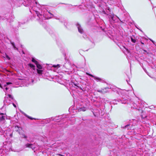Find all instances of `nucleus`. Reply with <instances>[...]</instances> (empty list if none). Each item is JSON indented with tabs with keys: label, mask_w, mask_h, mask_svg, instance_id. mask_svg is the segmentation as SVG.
Instances as JSON below:
<instances>
[{
	"label": "nucleus",
	"mask_w": 156,
	"mask_h": 156,
	"mask_svg": "<svg viewBox=\"0 0 156 156\" xmlns=\"http://www.w3.org/2000/svg\"><path fill=\"white\" fill-rule=\"evenodd\" d=\"M29 66L31 68H32L33 69H35V66L34 65L31 64H29Z\"/></svg>",
	"instance_id": "10"
},
{
	"label": "nucleus",
	"mask_w": 156,
	"mask_h": 156,
	"mask_svg": "<svg viewBox=\"0 0 156 156\" xmlns=\"http://www.w3.org/2000/svg\"><path fill=\"white\" fill-rule=\"evenodd\" d=\"M12 83H11V82H7L6 83V84H4V87H6L7 85H8L9 84H12Z\"/></svg>",
	"instance_id": "15"
},
{
	"label": "nucleus",
	"mask_w": 156,
	"mask_h": 156,
	"mask_svg": "<svg viewBox=\"0 0 156 156\" xmlns=\"http://www.w3.org/2000/svg\"><path fill=\"white\" fill-rule=\"evenodd\" d=\"M53 67H54L55 68H59V67H60V66L58 64V65H54L53 66Z\"/></svg>",
	"instance_id": "19"
},
{
	"label": "nucleus",
	"mask_w": 156,
	"mask_h": 156,
	"mask_svg": "<svg viewBox=\"0 0 156 156\" xmlns=\"http://www.w3.org/2000/svg\"><path fill=\"white\" fill-rule=\"evenodd\" d=\"M12 45L13 47H14V44H12Z\"/></svg>",
	"instance_id": "35"
},
{
	"label": "nucleus",
	"mask_w": 156,
	"mask_h": 156,
	"mask_svg": "<svg viewBox=\"0 0 156 156\" xmlns=\"http://www.w3.org/2000/svg\"><path fill=\"white\" fill-rule=\"evenodd\" d=\"M0 87L2 88H3V86L1 85V84L0 83Z\"/></svg>",
	"instance_id": "27"
},
{
	"label": "nucleus",
	"mask_w": 156,
	"mask_h": 156,
	"mask_svg": "<svg viewBox=\"0 0 156 156\" xmlns=\"http://www.w3.org/2000/svg\"><path fill=\"white\" fill-rule=\"evenodd\" d=\"M4 57L6 58L8 60H9L10 59V57L6 54L5 55V56Z\"/></svg>",
	"instance_id": "18"
},
{
	"label": "nucleus",
	"mask_w": 156,
	"mask_h": 156,
	"mask_svg": "<svg viewBox=\"0 0 156 156\" xmlns=\"http://www.w3.org/2000/svg\"><path fill=\"white\" fill-rule=\"evenodd\" d=\"M86 74L89 75V76H90L91 77H92L94 78V79L96 80V81L98 82V81H101L102 80V79H101L100 78L95 76L93 75H92L88 73H86Z\"/></svg>",
	"instance_id": "3"
},
{
	"label": "nucleus",
	"mask_w": 156,
	"mask_h": 156,
	"mask_svg": "<svg viewBox=\"0 0 156 156\" xmlns=\"http://www.w3.org/2000/svg\"><path fill=\"white\" fill-rule=\"evenodd\" d=\"M76 25L77 27L79 32L81 34L83 33V30L80 24L78 23H77Z\"/></svg>",
	"instance_id": "4"
},
{
	"label": "nucleus",
	"mask_w": 156,
	"mask_h": 156,
	"mask_svg": "<svg viewBox=\"0 0 156 156\" xmlns=\"http://www.w3.org/2000/svg\"><path fill=\"white\" fill-rule=\"evenodd\" d=\"M59 155H61V156H63L62 155H61V154H59Z\"/></svg>",
	"instance_id": "37"
},
{
	"label": "nucleus",
	"mask_w": 156,
	"mask_h": 156,
	"mask_svg": "<svg viewBox=\"0 0 156 156\" xmlns=\"http://www.w3.org/2000/svg\"><path fill=\"white\" fill-rule=\"evenodd\" d=\"M131 40L132 41L133 43H135L136 42V40L135 39H133L132 38H131Z\"/></svg>",
	"instance_id": "20"
},
{
	"label": "nucleus",
	"mask_w": 156,
	"mask_h": 156,
	"mask_svg": "<svg viewBox=\"0 0 156 156\" xmlns=\"http://www.w3.org/2000/svg\"><path fill=\"white\" fill-rule=\"evenodd\" d=\"M72 67L73 68V69H74L76 67L75 65H72Z\"/></svg>",
	"instance_id": "22"
},
{
	"label": "nucleus",
	"mask_w": 156,
	"mask_h": 156,
	"mask_svg": "<svg viewBox=\"0 0 156 156\" xmlns=\"http://www.w3.org/2000/svg\"><path fill=\"white\" fill-rule=\"evenodd\" d=\"M26 116H27V117L29 118L30 119H33V118H32L31 117H29V116H28L27 115H26Z\"/></svg>",
	"instance_id": "24"
},
{
	"label": "nucleus",
	"mask_w": 156,
	"mask_h": 156,
	"mask_svg": "<svg viewBox=\"0 0 156 156\" xmlns=\"http://www.w3.org/2000/svg\"><path fill=\"white\" fill-rule=\"evenodd\" d=\"M86 110V108L85 107L82 108H80V111H85Z\"/></svg>",
	"instance_id": "16"
},
{
	"label": "nucleus",
	"mask_w": 156,
	"mask_h": 156,
	"mask_svg": "<svg viewBox=\"0 0 156 156\" xmlns=\"http://www.w3.org/2000/svg\"><path fill=\"white\" fill-rule=\"evenodd\" d=\"M141 43L143 44H144V43L142 42H141Z\"/></svg>",
	"instance_id": "33"
},
{
	"label": "nucleus",
	"mask_w": 156,
	"mask_h": 156,
	"mask_svg": "<svg viewBox=\"0 0 156 156\" xmlns=\"http://www.w3.org/2000/svg\"><path fill=\"white\" fill-rule=\"evenodd\" d=\"M8 89V88L7 87H6L5 88V90H4V91H6Z\"/></svg>",
	"instance_id": "25"
},
{
	"label": "nucleus",
	"mask_w": 156,
	"mask_h": 156,
	"mask_svg": "<svg viewBox=\"0 0 156 156\" xmlns=\"http://www.w3.org/2000/svg\"><path fill=\"white\" fill-rule=\"evenodd\" d=\"M1 115H2V117H0V122L1 123L3 124L5 122V119L6 118V116L5 114L2 113L0 114Z\"/></svg>",
	"instance_id": "2"
},
{
	"label": "nucleus",
	"mask_w": 156,
	"mask_h": 156,
	"mask_svg": "<svg viewBox=\"0 0 156 156\" xmlns=\"http://www.w3.org/2000/svg\"><path fill=\"white\" fill-rule=\"evenodd\" d=\"M109 19V21L111 23H112L113 22L112 20V19L114 16V14H107Z\"/></svg>",
	"instance_id": "6"
},
{
	"label": "nucleus",
	"mask_w": 156,
	"mask_h": 156,
	"mask_svg": "<svg viewBox=\"0 0 156 156\" xmlns=\"http://www.w3.org/2000/svg\"><path fill=\"white\" fill-rule=\"evenodd\" d=\"M33 10L35 12L37 16L41 21L51 18L53 16L52 14L48 11L47 10L44 8V6L41 7V9H39V11L35 9L34 7L33 8Z\"/></svg>",
	"instance_id": "1"
},
{
	"label": "nucleus",
	"mask_w": 156,
	"mask_h": 156,
	"mask_svg": "<svg viewBox=\"0 0 156 156\" xmlns=\"http://www.w3.org/2000/svg\"><path fill=\"white\" fill-rule=\"evenodd\" d=\"M71 71V72H72V71L71 70V69H70Z\"/></svg>",
	"instance_id": "38"
},
{
	"label": "nucleus",
	"mask_w": 156,
	"mask_h": 156,
	"mask_svg": "<svg viewBox=\"0 0 156 156\" xmlns=\"http://www.w3.org/2000/svg\"><path fill=\"white\" fill-rule=\"evenodd\" d=\"M151 41L153 43H154V41H153V40H151Z\"/></svg>",
	"instance_id": "32"
},
{
	"label": "nucleus",
	"mask_w": 156,
	"mask_h": 156,
	"mask_svg": "<svg viewBox=\"0 0 156 156\" xmlns=\"http://www.w3.org/2000/svg\"><path fill=\"white\" fill-rule=\"evenodd\" d=\"M37 73L39 74H42V70L40 69H37Z\"/></svg>",
	"instance_id": "9"
},
{
	"label": "nucleus",
	"mask_w": 156,
	"mask_h": 156,
	"mask_svg": "<svg viewBox=\"0 0 156 156\" xmlns=\"http://www.w3.org/2000/svg\"><path fill=\"white\" fill-rule=\"evenodd\" d=\"M13 104V106L15 107V108H16V105L14 103H13L12 104Z\"/></svg>",
	"instance_id": "26"
},
{
	"label": "nucleus",
	"mask_w": 156,
	"mask_h": 156,
	"mask_svg": "<svg viewBox=\"0 0 156 156\" xmlns=\"http://www.w3.org/2000/svg\"><path fill=\"white\" fill-rule=\"evenodd\" d=\"M129 126V124H128V125H126V126H125L124 127V128H128V129H129V128H128V127Z\"/></svg>",
	"instance_id": "21"
},
{
	"label": "nucleus",
	"mask_w": 156,
	"mask_h": 156,
	"mask_svg": "<svg viewBox=\"0 0 156 156\" xmlns=\"http://www.w3.org/2000/svg\"><path fill=\"white\" fill-rule=\"evenodd\" d=\"M32 62H34L35 64H36L38 63L36 61V60L34 58H32Z\"/></svg>",
	"instance_id": "14"
},
{
	"label": "nucleus",
	"mask_w": 156,
	"mask_h": 156,
	"mask_svg": "<svg viewBox=\"0 0 156 156\" xmlns=\"http://www.w3.org/2000/svg\"><path fill=\"white\" fill-rule=\"evenodd\" d=\"M134 108H135V109H136V107H135Z\"/></svg>",
	"instance_id": "36"
},
{
	"label": "nucleus",
	"mask_w": 156,
	"mask_h": 156,
	"mask_svg": "<svg viewBox=\"0 0 156 156\" xmlns=\"http://www.w3.org/2000/svg\"><path fill=\"white\" fill-rule=\"evenodd\" d=\"M25 146L26 147L31 148L33 150H34L35 147H34V145L32 144H27L25 145Z\"/></svg>",
	"instance_id": "5"
},
{
	"label": "nucleus",
	"mask_w": 156,
	"mask_h": 156,
	"mask_svg": "<svg viewBox=\"0 0 156 156\" xmlns=\"http://www.w3.org/2000/svg\"><path fill=\"white\" fill-rule=\"evenodd\" d=\"M107 10H108L109 12H110V8H108L107 9Z\"/></svg>",
	"instance_id": "28"
},
{
	"label": "nucleus",
	"mask_w": 156,
	"mask_h": 156,
	"mask_svg": "<svg viewBox=\"0 0 156 156\" xmlns=\"http://www.w3.org/2000/svg\"><path fill=\"white\" fill-rule=\"evenodd\" d=\"M107 88H105V89H106Z\"/></svg>",
	"instance_id": "39"
},
{
	"label": "nucleus",
	"mask_w": 156,
	"mask_h": 156,
	"mask_svg": "<svg viewBox=\"0 0 156 156\" xmlns=\"http://www.w3.org/2000/svg\"><path fill=\"white\" fill-rule=\"evenodd\" d=\"M35 3H36V5H37V2H35Z\"/></svg>",
	"instance_id": "30"
},
{
	"label": "nucleus",
	"mask_w": 156,
	"mask_h": 156,
	"mask_svg": "<svg viewBox=\"0 0 156 156\" xmlns=\"http://www.w3.org/2000/svg\"><path fill=\"white\" fill-rule=\"evenodd\" d=\"M103 12H104V14H106V13H105V11H104Z\"/></svg>",
	"instance_id": "31"
},
{
	"label": "nucleus",
	"mask_w": 156,
	"mask_h": 156,
	"mask_svg": "<svg viewBox=\"0 0 156 156\" xmlns=\"http://www.w3.org/2000/svg\"><path fill=\"white\" fill-rule=\"evenodd\" d=\"M117 18H118V19H119V17H118L116 16H115L114 15V16H113V17L112 19V22H113V23H113V22H114L113 21H115V20Z\"/></svg>",
	"instance_id": "7"
},
{
	"label": "nucleus",
	"mask_w": 156,
	"mask_h": 156,
	"mask_svg": "<svg viewBox=\"0 0 156 156\" xmlns=\"http://www.w3.org/2000/svg\"><path fill=\"white\" fill-rule=\"evenodd\" d=\"M8 98H9V99H10V100H12L13 99V97L10 94H8Z\"/></svg>",
	"instance_id": "13"
},
{
	"label": "nucleus",
	"mask_w": 156,
	"mask_h": 156,
	"mask_svg": "<svg viewBox=\"0 0 156 156\" xmlns=\"http://www.w3.org/2000/svg\"><path fill=\"white\" fill-rule=\"evenodd\" d=\"M66 88H67V86H66Z\"/></svg>",
	"instance_id": "41"
},
{
	"label": "nucleus",
	"mask_w": 156,
	"mask_h": 156,
	"mask_svg": "<svg viewBox=\"0 0 156 156\" xmlns=\"http://www.w3.org/2000/svg\"><path fill=\"white\" fill-rule=\"evenodd\" d=\"M66 88H67V86H66Z\"/></svg>",
	"instance_id": "40"
},
{
	"label": "nucleus",
	"mask_w": 156,
	"mask_h": 156,
	"mask_svg": "<svg viewBox=\"0 0 156 156\" xmlns=\"http://www.w3.org/2000/svg\"><path fill=\"white\" fill-rule=\"evenodd\" d=\"M98 92H101V93H105L106 92L104 91V89H103L101 90H98Z\"/></svg>",
	"instance_id": "12"
},
{
	"label": "nucleus",
	"mask_w": 156,
	"mask_h": 156,
	"mask_svg": "<svg viewBox=\"0 0 156 156\" xmlns=\"http://www.w3.org/2000/svg\"><path fill=\"white\" fill-rule=\"evenodd\" d=\"M125 48V49L127 51H128H128H129V50H128V49H127L126 48Z\"/></svg>",
	"instance_id": "29"
},
{
	"label": "nucleus",
	"mask_w": 156,
	"mask_h": 156,
	"mask_svg": "<svg viewBox=\"0 0 156 156\" xmlns=\"http://www.w3.org/2000/svg\"><path fill=\"white\" fill-rule=\"evenodd\" d=\"M6 98H8L7 97L6 98V97H5V101H4V103H6L7 102V101H6Z\"/></svg>",
	"instance_id": "23"
},
{
	"label": "nucleus",
	"mask_w": 156,
	"mask_h": 156,
	"mask_svg": "<svg viewBox=\"0 0 156 156\" xmlns=\"http://www.w3.org/2000/svg\"><path fill=\"white\" fill-rule=\"evenodd\" d=\"M144 52H147V51H146V50H144Z\"/></svg>",
	"instance_id": "34"
},
{
	"label": "nucleus",
	"mask_w": 156,
	"mask_h": 156,
	"mask_svg": "<svg viewBox=\"0 0 156 156\" xmlns=\"http://www.w3.org/2000/svg\"><path fill=\"white\" fill-rule=\"evenodd\" d=\"M121 102L122 103V104H126V103H127V100H123V101L121 100Z\"/></svg>",
	"instance_id": "17"
},
{
	"label": "nucleus",
	"mask_w": 156,
	"mask_h": 156,
	"mask_svg": "<svg viewBox=\"0 0 156 156\" xmlns=\"http://www.w3.org/2000/svg\"><path fill=\"white\" fill-rule=\"evenodd\" d=\"M36 65L37 67V68H38V69H42V66L40 65V64H39L38 63V62L36 64Z\"/></svg>",
	"instance_id": "8"
},
{
	"label": "nucleus",
	"mask_w": 156,
	"mask_h": 156,
	"mask_svg": "<svg viewBox=\"0 0 156 156\" xmlns=\"http://www.w3.org/2000/svg\"><path fill=\"white\" fill-rule=\"evenodd\" d=\"M20 135L22 137L24 138L25 139H26L27 138V136L25 135L24 134H20Z\"/></svg>",
	"instance_id": "11"
}]
</instances>
